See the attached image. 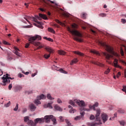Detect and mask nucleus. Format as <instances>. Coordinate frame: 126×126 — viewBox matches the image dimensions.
<instances>
[{
    "instance_id": "35",
    "label": "nucleus",
    "mask_w": 126,
    "mask_h": 126,
    "mask_svg": "<svg viewBox=\"0 0 126 126\" xmlns=\"http://www.w3.org/2000/svg\"><path fill=\"white\" fill-rule=\"evenodd\" d=\"M98 15L100 17H106V16H107V14L102 13L99 14Z\"/></svg>"
},
{
    "instance_id": "37",
    "label": "nucleus",
    "mask_w": 126,
    "mask_h": 126,
    "mask_svg": "<svg viewBox=\"0 0 126 126\" xmlns=\"http://www.w3.org/2000/svg\"><path fill=\"white\" fill-rule=\"evenodd\" d=\"M118 112L119 113H120V114H125L126 113V110L123 109H119Z\"/></svg>"
},
{
    "instance_id": "59",
    "label": "nucleus",
    "mask_w": 126,
    "mask_h": 126,
    "mask_svg": "<svg viewBox=\"0 0 126 126\" xmlns=\"http://www.w3.org/2000/svg\"><path fill=\"white\" fill-rule=\"evenodd\" d=\"M27 111V109L24 108V110H23V113H25V112Z\"/></svg>"
},
{
    "instance_id": "36",
    "label": "nucleus",
    "mask_w": 126,
    "mask_h": 126,
    "mask_svg": "<svg viewBox=\"0 0 126 126\" xmlns=\"http://www.w3.org/2000/svg\"><path fill=\"white\" fill-rule=\"evenodd\" d=\"M50 57H51V54H49L48 55L47 54H45L44 55V57L45 58V59H49V58H50Z\"/></svg>"
},
{
    "instance_id": "3",
    "label": "nucleus",
    "mask_w": 126,
    "mask_h": 126,
    "mask_svg": "<svg viewBox=\"0 0 126 126\" xmlns=\"http://www.w3.org/2000/svg\"><path fill=\"white\" fill-rule=\"evenodd\" d=\"M75 103L77 105H78L79 107H85L86 106L85 102L83 100L74 99V100H70L69 101V104H70V105L73 107L75 106Z\"/></svg>"
},
{
    "instance_id": "19",
    "label": "nucleus",
    "mask_w": 126,
    "mask_h": 126,
    "mask_svg": "<svg viewBox=\"0 0 126 126\" xmlns=\"http://www.w3.org/2000/svg\"><path fill=\"white\" fill-rule=\"evenodd\" d=\"M32 20L34 21V22H36V23H37V24L41 25V22H38V20L37 19V18L36 17V16H35V18L34 17H32Z\"/></svg>"
},
{
    "instance_id": "50",
    "label": "nucleus",
    "mask_w": 126,
    "mask_h": 126,
    "mask_svg": "<svg viewBox=\"0 0 126 126\" xmlns=\"http://www.w3.org/2000/svg\"><path fill=\"white\" fill-rule=\"evenodd\" d=\"M23 76H24V75H23L21 73H19L18 74V77H20V78H21V77H23Z\"/></svg>"
},
{
    "instance_id": "30",
    "label": "nucleus",
    "mask_w": 126,
    "mask_h": 126,
    "mask_svg": "<svg viewBox=\"0 0 126 126\" xmlns=\"http://www.w3.org/2000/svg\"><path fill=\"white\" fill-rule=\"evenodd\" d=\"M93 54H95V55H97V56H100V53L96 50H92L91 51Z\"/></svg>"
},
{
    "instance_id": "63",
    "label": "nucleus",
    "mask_w": 126,
    "mask_h": 126,
    "mask_svg": "<svg viewBox=\"0 0 126 126\" xmlns=\"http://www.w3.org/2000/svg\"><path fill=\"white\" fill-rule=\"evenodd\" d=\"M25 5L26 6V7H28V6H29V5H28V4L26 3H25Z\"/></svg>"
},
{
    "instance_id": "9",
    "label": "nucleus",
    "mask_w": 126,
    "mask_h": 126,
    "mask_svg": "<svg viewBox=\"0 0 126 126\" xmlns=\"http://www.w3.org/2000/svg\"><path fill=\"white\" fill-rule=\"evenodd\" d=\"M36 17L37 19H38V20H41L42 18H43V19H44L45 20L48 19V17H47V16L46 15L42 14H39V16H36Z\"/></svg>"
},
{
    "instance_id": "54",
    "label": "nucleus",
    "mask_w": 126,
    "mask_h": 126,
    "mask_svg": "<svg viewBox=\"0 0 126 126\" xmlns=\"http://www.w3.org/2000/svg\"><path fill=\"white\" fill-rule=\"evenodd\" d=\"M30 45V43H27L25 45V48H29V46Z\"/></svg>"
},
{
    "instance_id": "22",
    "label": "nucleus",
    "mask_w": 126,
    "mask_h": 126,
    "mask_svg": "<svg viewBox=\"0 0 126 126\" xmlns=\"http://www.w3.org/2000/svg\"><path fill=\"white\" fill-rule=\"evenodd\" d=\"M47 98L49 100H54L55 98L53 97H52V95H51V94H47Z\"/></svg>"
},
{
    "instance_id": "21",
    "label": "nucleus",
    "mask_w": 126,
    "mask_h": 126,
    "mask_svg": "<svg viewBox=\"0 0 126 126\" xmlns=\"http://www.w3.org/2000/svg\"><path fill=\"white\" fill-rule=\"evenodd\" d=\"M51 120L53 122V125H57V119H56V117L53 116V117L51 118Z\"/></svg>"
},
{
    "instance_id": "61",
    "label": "nucleus",
    "mask_w": 126,
    "mask_h": 126,
    "mask_svg": "<svg viewBox=\"0 0 126 126\" xmlns=\"http://www.w3.org/2000/svg\"><path fill=\"white\" fill-rule=\"evenodd\" d=\"M81 116L82 117H83V116H84V112L81 113Z\"/></svg>"
},
{
    "instance_id": "32",
    "label": "nucleus",
    "mask_w": 126,
    "mask_h": 126,
    "mask_svg": "<svg viewBox=\"0 0 126 126\" xmlns=\"http://www.w3.org/2000/svg\"><path fill=\"white\" fill-rule=\"evenodd\" d=\"M78 27V26L76 24H73L72 25V28H73V29H77Z\"/></svg>"
},
{
    "instance_id": "44",
    "label": "nucleus",
    "mask_w": 126,
    "mask_h": 126,
    "mask_svg": "<svg viewBox=\"0 0 126 126\" xmlns=\"http://www.w3.org/2000/svg\"><path fill=\"white\" fill-rule=\"evenodd\" d=\"M74 120L75 121H78V120H80V116H76Z\"/></svg>"
},
{
    "instance_id": "11",
    "label": "nucleus",
    "mask_w": 126,
    "mask_h": 126,
    "mask_svg": "<svg viewBox=\"0 0 126 126\" xmlns=\"http://www.w3.org/2000/svg\"><path fill=\"white\" fill-rule=\"evenodd\" d=\"M101 119L103 123H106L108 121V115L105 113L101 114Z\"/></svg>"
},
{
    "instance_id": "45",
    "label": "nucleus",
    "mask_w": 126,
    "mask_h": 126,
    "mask_svg": "<svg viewBox=\"0 0 126 126\" xmlns=\"http://www.w3.org/2000/svg\"><path fill=\"white\" fill-rule=\"evenodd\" d=\"M57 102L58 103V104H61V103H63V101H62V100H61V99L58 98Z\"/></svg>"
},
{
    "instance_id": "53",
    "label": "nucleus",
    "mask_w": 126,
    "mask_h": 126,
    "mask_svg": "<svg viewBox=\"0 0 126 126\" xmlns=\"http://www.w3.org/2000/svg\"><path fill=\"white\" fill-rule=\"evenodd\" d=\"M56 22H57V23H59V24H62V22H61L59 20H56Z\"/></svg>"
},
{
    "instance_id": "39",
    "label": "nucleus",
    "mask_w": 126,
    "mask_h": 126,
    "mask_svg": "<svg viewBox=\"0 0 126 126\" xmlns=\"http://www.w3.org/2000/svg\"><path fill=\"white\" fill-rule=\"evenodd\" d=\"M69 112L71 114H72L73 113H75V112H76V110L75 109H73L72 108H71V109L69 110Z\"/></svg>"
},
{
    "instance_id": "31",
    "label": "nucleus",
    "mask_w": 126,
    "mask_h": 126,
    "mask_svg": "<svg viewBox=\"0 0 126 126\" xmlns=\"http://www.w3.org/2000/svg\"><path fill=\"white\" fill-rule=\"evenodd\" d=\"M48 31L49 32H51V33H53V34H55V32L54 31V29H53L51 28H48Z\"/></svg>"
},
{
    "instance_id": "43",
    "label": "nucleus",
    "mask_w": 126,
    "mask_h": 126,
    "mask_svg": "<svg viewBox=\"0 0 126 126\" xmlns=\"http://www.w3.org/2000/svg\"><path fill=\"white\" fill-rule=\"evenodd\" d=\"M18 110V103L16 104L15 108H14V111H17Z\"/></svg>"
},
{
    "instance_id": "6",
    "label": "nucleus",
    "mask_w": 126,
    "mask_h": 126,
    "mask_svg": "<svg viewBox=\"0 0 126 126\" xmlns=\"http://www.w3.org/2000/svg\"><path fill=\"white\" fill-rule=\"evenodd\" d=\"M68 31L70 32L72 35H74V36H77V37H82V34L80 33L78 31L75 30H72L70 29V28H68Z\"/></svg>"
},
{
    "instance_id": "24",
    "label": "nucleus",
    "mask_w": 126,
    "mask_h": 126,
    "mask_svg": "<svg viewBox=\"0 0 126 126\" xmlns=\"http://www.w3.org/2000/svg\"><path fill=\"white\" fill-rule=\"evenodd\" d=\"M74 54H76L77 55H79V56H81V57H83L84 56V54L83 53H82L81 52L79 51H74Z\"/></svg>"
},
{
    "instance_id": "1",
    "label": "nucleus",
    "mask_w": 126,
    "mask_h": 126,
    "mask_svg": "<svg viewBox=\"0 0 126 126\" xmlns=\"http://www.w3.org/2000/svg\"><path fill=\"white\" fill-rule=\"evenodd\" d=\"M101 46L102 47H104L105 48V50L108 52V53H110L111 55L106 53V52H103L102 55L104 56L107 59V60H110V59H113L114 58V56H115L116 54H115V52L113 50L112 48L108 45L106 43L104 42H99Z\"/></svg>"
},
{
    "instance_id": "40",
    "label": "nucleus",
    "mask_w": 126,
    "mask_h": 126,
    "mask_svg": "<svg viewBox=\"0 0 126 126\" xmlns=\"http://www.w3.org/2000/svg\"><path fill=\"white\" fill-rule=\"evenodd\" d=\"M10 104H11V102H10V101H9L7 103L5 104L4 106L6 108H7V107H9V106H10Z\"/></svg>"
},
{
    "instance_id": "56",
    "label": "nucleus",
    "mask_w": 126,
    "mask_h": 126,
    "mask_svg": "<svg viewBox=\"0 0 126 126\" xmlns=\"http://www.w3.org/2000/svg\"><path fill=\"white\" fill-rule=\"evenodd\" d=\"M60 119L61 122H63V117L60 116Z\"/></svg>"
},
{
    "instance_id": "7",
    "label": "nucleus",
    "mask_w": 126,
    "mask_h": 126,
    "mask_svg": "<svg viewBox=\"0 0 126 126\" xmlns=\"http://www.w3.org/2000/svg\"><path fill=\"white\" fill-rule=\"evenodd\" d=\"M37 99L34 100V104H36V105H40L41 104V101H40L39 100L46 99V96L43 94H41L40 96H37Z\"/></svg>"
},
{
    "instance_id": "51",
    "label": "nucleus",
    "mask_w": 126,
    "mask_h": 126,
    "mask_svg": "<svg viewBox=\"0 0 126 126\" xmlns=\"http://www.w3.org/2000/svg\"><path fill=\"white\" fill-rule=\"evenodd\" d=\"M37 72L36 71L35 73L32 74V77H34V76L37 75Z\"/></svg>"
},
{
    "instance_id": "8",
    "label": "nucleus",
    "mask_w": 126,
    "mask_h": 126,
    "mask_svg": "<svg viewBox=\"0 0 126 126\" xmlns=\"http://www.w3.org/2000/svg\"><path fill=\"white\" fill-rule=\"evenodd\" d=\"M9 76V75L8 74H6V75H5L2 77V82L4 83L3 85L4 86L6 85V84H5V81H7V79H12V78Z\"/></svg>"
},
{
    "instance_id": "12",
    "label": "nucleus",
    "mask_w": 126,
    "mask_h": 126,
    "mask_svg": "<svg viewBox=\"0 0 126 126\" xmlns=\"http://www.w3.org/2000/svg\"><path fill=\"white\" fill-rule=\"evenodd\" d=\"M98 106H99V103H98V102H95L94 105H89V108L90 109H91V110H93L94 111H95L96 109H95V108L98 107Z\"/></svg>"
},
{
    "instance_id": "60",
    "label": "nucleus",
    "mask_w": 126,
    "mask_h": 126,
    "mask_svg": "<svg viewBox=\"0 0 126 126\" xmlns=\"http://www.w3.org/2000/svg\"><path fill=\"white\" fill-rule=\"evenodd\" d=\"M121 54L122 56H124V51L121 50Z\"/></svg>"
},
{
    "instance_id": "33",
    "label": "nucleus",
    "mask_w": 126,
    "mask_h": 126,
    "mask_svg": "<svg viewBox=\"0 0 126 126\" xmlns=\"http://www.w3.org/2000/svg\"><path fill=\"white\" fill-rule=\"evenodd\" d=\"M110 71H111V69H110V68H108L104 71V74H109Z\"/></svg>"
},
{
    "instance_id": "52",
    "label": "nucleus",
    "mask_w": 126,
    "mask_h": 126,
    "mask_svg": "<svg viewBox=\"0 0 126 126\" xmlns=\"http://www.w3.org/2000/svg\"><path fill=\"white\" fill-rule=\"evenodd\" d=\"M121 76V72H119L117 74V78H119Z\"/></svg>"
},
{
    "instance_id": "10",
    "label": "nucleus",
    "mask_w": 126,
    "mask_h": 126,
    "mask_svg": "<svg viewBox=\"0 0 126 126\" xmlns=\"http://www.w3.org/2000/svg\"><path fill=\"white\" fill-rule=\"evenodd\" d=\"M53 115H47L45 116L44 117V118H43L44 119V121L45 122V123H47V124L50 123V122H51V119H52L53 118Z\"/></svg>"
},
{
    "instance_id": "23",
    "label": "nucleus",
    "mask_w": 126,
    "mask_h": 126,
    "mask_svg": "<svg viewBox=\"0 0 126 126\" xmlns=\"http://www.w3.org/2000/svg\"><path fill=\"white\" fill-rule=\"evenodd\" d=\"M74 39L75 40V41H77L78 42H83V40H82V39L81 38H79L78 37H74Z\"/></svg>"
},
{
    "instance_id": "64",
    "label": "nucleus",
    "mask_w": 126,
    "mask_h": 126,
    "mask_svg": "<svg viewBox=\"0 0 126 126\" xmlns=\"http://www.w3.org/2000/svg\"><path fill=\"white\" fill-rule=\"evenodd\" d=\"M39 9H40V10H41V11H44V9H43L42 8H40Z\"/></svg>"
},
{
    "instance_id": "20",
    "label": "nucleus",
    "mask_w": 126,
    "mask_h": 126,
    "mask_svg": "<svg viewBox=\"0 0 126 126\" xmlns=\"http://www.w3.org/2000/svg\"><path fill=\"white\" fill-rule=\"evenodd\" d=\"M78 62V60H77V58L74 59L70 63L71 65H72L74 63H76Z\"/></svg>"
},
{
    "instance_id": "4",
    "label": "nucleus",
    "mask_w": 126,
    "mask_h": 126,
    "mask_svg": "<svg viewBox=\"0 0 126 126\" xmlns=\"http://www.w3.org/2000/svg\"><path fill=\"white\" fill-rule=\"evenodd\" d=\"M100 114H101V110L100 109H98L96 110V114L95 115V120L98 123H92L90 124V126H97L98 125H101L102 123H101V120L100 118Z\"/></svg>"
},
{
    "instance_id": "29",
    "label": "nucleus",
    "mask_w": 126,
    "mask_h": 126,
    "mask_svg": "<svg viewBox=\"0 0 126 126\" xmlns=\"http://www.w3.org/2000/svg\"><path fill=\"white\" fill-rule=\"evenodd\" d=\"M52 103H52H48L47 105L46 108H49V109H53V106H52Z\"/></svg>"
},
{
    "instance_id": "41",
    "label": "nucleus",
    "mask_w": 126,
    "mask_h": 126,
    "mask_svg": "<svg viewBox=\"0 0 126 126\" xmlns=\"http://www.w3.org/2000/svg\"><path fill=\"white\" fill-rule=\"evenodd\" d=\"M3 44H4V45H7L8 46L10 45V43L7 42L5 40H3Z\"/></svg>"
},
{
    "instance_id": "47",
    "label": "nucleus",
    "mask_w": 126,
    "mask_h": 126,
    "mask_svg": "<svg viewBox=\"0 0 126 126\" xmlns=\"http://www.w3.org/2000/svg\"><path fill=\"white\" fill-rule=\"evenodd\" d=\"M121 22H122V23H123L124 24H125V23H126V20L125 19H121Z\"/></svg>"
},
{
    "instance_id": "17",
    "label": "nucleus",
    "mask_w": 126,
    "mask_h": 126,
    "mask_svg": "<svg viewBox=\"0 0 126 126\" xmlns=\"http://www.w3.org/2000/svg\"><path fill=\"white\" fill-rule=\"evenodd\" d=\"M92 63H93V64H96V65H98V66H101V67L104 66V65L102 63L99 62H92Z\"/></svg>"
},
{
    "instance_id": "14",
    "label": "nucleus",
    "mask_w": 126,
    "mask_h": 126,
    "mask_svg": "<svg viewBox=\"0 0 126 126\" xmlns=\"http://www.w3.org/2000/svg\"><path fill=\"white\" fill-rule=\"evenodd\" d=\"M30 107V110L33 112V111H35V110H36V106H35V105H34V104L32 103L29 105Z\"/></svg>"
},
{
    "instance_id": "27",
    "label": "nucleus",
    "mask_w": 126,
    "mask_h": 126,
    "mask_svg": "<svg viewBox=\"0 0 126 126\" xmlns=\"http://www.w3.org/2000/svg\"><path fill=\"white\" fill-rule=\"evenodd\" d=\"M43 39H44L45 40H47V41H49V42H53L54 40H53V39L51 38H48L46 36H44L43 37Z\"/></svg>"
},
{
    "instance_id": "46",
    "label": "nucleus",
    "mask_w": 126,
    "mask_h": 126,
    "mask_svg": "<svg viewBox=\"0 0 126 126\" xmlns=\"http://www.w3.org/2000/svg\"><path fill=\"white\" fill-rule=\"evenodd\" d=\"M17 89H18V90H20L21 89H22V87H21V86H17L16 87Z\"/></svg>"
},
{
    "instance_id": "55",
    "label": "nucleus",
    "mask_w": 126,
    "mask_h": 126,
    "mask_svg": "<svg viewBox=\"0 0 126 126\" xmlns=\"http://www.w3.org/2000/svg\"><path fill=\"white\" fill-rule=\"evenodd\" d=\"M84 111H87V112H89V111H90V109L84 108Z\"/></svg>"
},
{
    "instance_id": "42",
    "label": "nucleus",
    "mask_w": 126,
    "mask_h": 126,
    "mask_svg": "<svg viewBox=\"0 0 126 126\" xmlns=\"http://www.w3.org/2000/svg\"><path fill=\"white\" fill-rule=\"evenodd\" d=\"M121 126H125V125H126V122H125V121H120L119 122Z\"/></svg>"
},
{
    "instance_id": "5",
    "label": "nucleus",
    "mask_w": 126,
    "mask_h": 126,
    "mask_svg": "<svg viewBox=\"0 0 126 126\" xmlns=\"http://www.w3.org/2000/svg\"><path fill=\"white\" fill-rule=\"evenodd\" d=\"M44 122L45 119L44 118H36L34 120V123L32 121H30L28 123V125L31 126H36V125H37L38 123V124H42V123H44Z\"/></svg>"
},
{
    "instance_id": "62",
    "label": "nucleus",
    "mask_w": 126,
    "mask_h": 126,
    "mask_svg": "<svg viewBox=\"0 0 126 126\" xmlns=\"http://www.w3.org/2000/svg\"><path fill=\"white\" fill-rule=\"evenodd\" d=\"M3 73H2V71L0 70V76H1V75H2Z\"/></svg>"
},
{
    "instance_id": "15",
    "label": "nucleus",
    "mask_w": 126,
    "mask_h": 126,
    "mask_svg": "<svg viewBox=\"0 0 126 126\" xmlns=\"http://www.w3.org/2000/svg\"><path fill=\"white\" fill-rule=\"evenodd\" d=\"M114 66H115V67H118V68L122 69V66H121L118 64V60L117 59L114 60Z\"/></svg>"
},
{
    "instance_id": "48",
    "label": "nucleus",
    "mask_w": 126,
    "mask_h": 126,
    "mask_svg": "<svg viewBox=\"0 0 126 126\" xmlns=\"http://www.w3.org/2000/svg\"><path fill=\"white\" fill-rule=\"evenodd\" d=\"M11 88H12V84H9V85L8 86L9 90H11Z\"/></svg>"
},
{
    "instance_id": "49",
    "label": "nucleus",
    "mask_w": 126,
    "mask_h": 126,
    "mask_svg": "<svg viewBox=\"0 0 126 126\" xmlns=\"http://www.w3.org/2000/svg\"><path fill=\"white\" fill-rule=\"evenodd\" d=\"M90 119V120H94V119H95V116H94V115H91Z\"/></svg>"
},
{
    "instance_id": "13",
    "label": "nucleus",
    "mask_w": 126,
    "mask_h": 126,
    "mask_svg": "<svg viewBox=\"0 0 126 126\" xmlns=\"http://www.w3.org/2000/svg\"><path fill=\"white\" fill-rule=\"evenodd\" d=\"M45 50L47 51V52H50V54H52V53H54V50L53 49L49 46H46L45 47Z\"/></svg>"
},
{
    "instance_id": "28",
    "label": "nucleus",
    "mask_w": 126,
    "mask_h": 126,
    "mask_svg": "<svg viewBox=\"0 0 126 126\" xmlns=\"http://www.w3.org/2000/svg\"><path fill=\"white\" fill-rule=\"evenodd\" d=\"M30 121L32 120H29V117L26 116L24 117V122H25V123H27V122H28V123H29Z\"/></svg>"
},
{
    "instance_id": "25",
    "label": "nucleus",
    "mask_w": 126,
    "mask_h": 126,
    "mask_svg": "<svg viewBox=\"0 0 126 126\" xmlns=\"http://www.w3.org/2000/svg\"><path fill=\"white\" fill-rule=\"evenodd\" d=\"M57 70H59L60 72H62V73H64L65 74H67V72L63 69V68H59L58 69H57Z\"/></svg>"
},
{
    "instance_id": "18",
    "label": "nucleus",
    "mask_w": 126,
    "mask_h": 126,
    "mask_svg": "<svg viewBox=\"0 0 126 126\" xmlns=\"http://www.w3.org/2000/svg\"><path fill=\"white\" fill-rule=\"evenodd\" d=\"M14 49L15 50V55L19 57L20 56V53L18 52V51L20 52V50H19V49L17 48L16 47H15Z\"/></svg>"
},
{
    "instance_id": "38",
    "label": "nucleus",
    "mask_w": 126,
    "mask_h": 126,
    "mask_svg": "<svg viewBox=\"0 0 126 126\" xmlns=\"http://www.w3.org/2000/svg\"><path fill=\"white\" fill-rule=\"evenodd\" d=\"M87 15V14H86V13H83L82 14V15H81V17H82L84 19L86 18V16Z\"/></svg>"
},
{
    "instance_id": "34",
    "label": "nucleus",
    "mask_w": 126,
    "mask_h": 126,
    "mask_svg": "<svg viewBox=\"0 0 126 126\" xmlns=\"http://www.w3.org/2000/svg\"><path fill=\"white\" fill-rule=\"evenodd\" d=\"M24 19H26V20H27V21L29 23H30V22H29V21H28V19H31V17H30V16H27L24 17Z\"/></svg>"
},
{
    "instance_id": "16",
    "label": "nucleus",
    "mask_w": 126,
    "mask_h": 126,
    "mask_svg": "<svg viewBox=\"0 0 126 126\" xmlns=\"http://www.w3.org/2000/svg\"><path fill=\"white\" fill-rule=\"evenodd\" d=\"M54 109H55L56 111H59L60 112L63 111V108L60 107V106H59L58 104L55 105Z\"/></svg>"
},
{
    "instance_id": "2",
    "label": "nucleus",
    "mask_w": 126,
    "mask_h": 126,
    "mask_svg": "<svg viewBox=\"0 0 126 126\" xmlns=\"http://www.w3.org/2000/svg\"><path fill=\"white\" fill-rule=\"evenodd\" d=\"M42 37L40 35H36L34 36L31 37L29 38V41H30V43L31 44H32L33 45H34V46H39L38 49H41V48H43L44 47V45L41 44V42H35V40H41Z\"/></svg>"
},
{
    "instance_id": "26",
    "label": "nucleus",
    "mask_w": 126,
    "mask_h": 126,
    "mask_svg": "<svg viewBox=\"0 0 126 126\" xmlns=\"http://www.w3.org/2000/svg\"><path fill=\"white\" fill-rule=\"evenodd\" d=\"M58 54L59 55H61L62 56H63L64 55H65V52L63 50H59L58 51Z\"/></svg>"
},
{
    "instance_id": "57",
    "label": "nucleus",
    "mask_w": 126,
    "mask_h": 126,
    "mask_svg": "<svg viewBox=\"0 0 126 126\" xmlns=\"http://www.w3.org/2000/svg\"><path fill=\"white\" fill-rule=\"evenodd\" d=\"M5 83H10V80L7 79V81H5Z\"/></svg>"
},
{
    "instance_id": "58",
    "label": "nucleus",
    "mask_w": 126,
    "mask_h": 126,
    "mask_svg": "<svg viewBox=\"0 0 126 126\" xmlns=\"http://www.w3.org/2000/svg\"><path fill=\"white\" fill-rule=\"evenodd\" d=\"M65 16H66V17H69V14L68 13L65 14Z\"/></svg>"
}]
</instances>
